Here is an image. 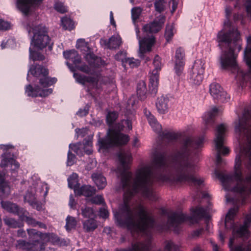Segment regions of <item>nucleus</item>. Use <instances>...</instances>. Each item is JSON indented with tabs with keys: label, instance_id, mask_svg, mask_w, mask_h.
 Returning <instances> with one entry per match:
<instances>
[{
	"label": "nucleus",
	"instance_id": "nucleus-44",
	"mask_svg": "<svg viewBox=\"0 0 251 251\" xmlns=\"http://www.w3.org/2000/svg\"><path fill=\"white\" fill-rule=\"evenodd\" d=\"M184 62L179 61H175L174 69L177 75H180L182 73L184 69Z\"/></svg>",
	"mask_w": 251,
	"mask_h": 251
},
{
	"label": "nucleus",
	"instance_id": "nucleus-51",
	"mask_svg": "<svg viewBox=\"0 0 251 251\" xmlns=\"http://www.w3.org/2000/svg\"><path fill=\"white\" fill-rule=\"evenodd\" d=\"M54 7L56 10L61 13H64L67 11V7L61 2H56L54 4Z\"/></svg>",
	"mask_w": 251,
	"mask_h": 251
},
{
	"label": "nucleus",
	"instance_id": "nucleus-46",
	"mask_svg": "<svg viewBox=\"0 0 251 251\" xmlns=\"http://www.w3.org/2000/svg\"><path fill=\"white\" fill-rule=\"evenodd\" d=\"M70 148L75 152L77 155L82 154L83 145L80 143L75 144H70Z\"/></svg>",
	"mask_w": 251,
	"mask_h": 251
},
{
	"label": "nucleus",
	"instance_id": "nucleus-37",
	"mask_svg": "<svg viewBox=\"0 0 251 251\" xmlns=\"http://www.w3.org/2000/svg\"><path fill=\"white\" fill-rule=\"evenodd\" d=\"M61 25L64 29L71 30L74 27V23L70 18L64 17L61 19Z\"/></svg>",
	"mask_w": 251,
	"mask_h": 251
},
{
	"label": "nucleus",
	"instance_id": "nucleus-25",
	"mask_svg": "<svg viewBox=\"0 0 251 251\" xmlns=\"http://www.w3.org/2000/svg\"><path fill=\"white\" fill-rule=\"evenodd\" d=\"M63 55L66 59L72 61L76 66L81 62L80 56L74 50L64 51Z\"/></svg>",
	"mask_w": 251,
	"mask_h": 251
},
{
	"label": "nucleus",
	"instance_id": "nucleus-24",
	"mask_svg": "<svg viewBox=\"0 0 251 251\" xmlns=\"http://www.w3.org/2000/svg\"><path fill=\"white\" fill-rule=\"evenodd\" d=\"M169 98L164 96L158 98L156 102V106L158 111L161 114L166 113L169 108Z\"/></svg>",
	"mask_w": 251,
	"mask_h": 251
},
{
	"label": "nucleus",
	"instance_id": "nucleus-62",
	"mask_svg": "<svg viewBox=\"0 0 251 251\" xmlns=\"http://www.w3.org/2000/svg\"><path fill=\"white\" fill-rule=\"evenodd\" d=\"M100 215L103 218H106L108 216V212L105 208H101L100 210Z\"/></svg>",
	"mask_w": 251,
	"mask_h": 251
},
{
	"label": "nucleus",
	"instance_id": "nucleus-1",
	"mask_svg": "<svg viewBox=\"0 0 251 251\" xmlns=\"http://www.w3.org/2000/svg\"><path fill=\"white\" fill-rule=\"evenodd\" d=\"M118 156L124 170L121 174V184L125 192L124 204L117 211H114L115 218L120 226H126L131 231L145 232L153 226V219L143 206L131 208L128 201L138 192H141L151 200H155L151 187L152 182L151 166L147 165L138 169L132 180L131 173L126 171L131 161V154L121 151Z\"/></svg>",
	"mask_w": 251,
	"mask_h": 251
},
{
	"label": "nucleus",
	"instance_id": "nucleus-33",
	"mask_svg": "<svg viewBox=\"0 0 251 251\" xmlns=\"http://www.w3.org/2000/svg\"><path fill=\"white\" fill-rule=\"evenodd\" d=\"M2 207L9 212L18 214L19 211V208L15 203L9 201H1Z\"/></svg>",
	"mask_w": 251,
	"mask_h": 251
},
{
	"label": "nucleus",
	"instance_id": "nucleus-60",
	"mask_svg": "<svg viewBox=\"0 0 251 251\" xmlns=\"http://www.w3.org/2000/svg\"><path fill=\"white\" fill-rule=\"evenodd\" d=\"M76 133L77 134V136H80L81 137H84L88 132V129L87 128H82V129H75Z\"/></svg>",
	"mask_w": 251,
	"mask_h": 251
},
{
	"label": "nucleus",
	"instance_id": "nucleus-35",
	"mask_svg": "<svg viewBox=\"0 0 251 251\" xmlns=\"http://www.w3.org/2000/svg\"><path fill=\"white\" fill-rule=\"evenodd\" d=\"M1 196L5 197L10 193V188L7 183L4 181L3 176L0 174V193Z\"/></svg>",
	"mask_w": 251,
	"mask_h": 251
},
{
	"label": "nucleus",
	"instance_id": "nucleus-10",
	"mask_svg": "<svg viewBox=\"0 0 251 251\" xmlns=\"http://www.w3.org/2000/svg\"><path fill=\"white\" fill-rule=\"evenodd\" d=\"M205 62L202 59L195 61L190 74L189 81L193 85H200L203 78Z\"/></svg>",
	"mask_w": 251,
	"mask_h": 251
},
{
	"label": "nucleus",
	"instance_id": "nucleus-5",
	"mask_svg": "<svg viewBox=\"0 0 251 251\" xmlns=\"http://www.w3.org/2000/svg\"><path fill=\"white\" fill-rule=\"evenodd\" d=\"M29 72L34 76L39 77L40 85L43 88L41 89L38 86H36L34 88L30 85L26 86L25 92L28 97H45L52 93L51 89L46 88L55 83L56 79L48 77L49 73L47 69L41 66L35 65L32 66L30 68Z\"/></svg>",
	"mask_w": 251,
	"mask_h": 251
},
{
	"label": "nucleus",
	"instance_id": "nucleus-61",
	"mask_svg": "<svg viewBox=\"0 0 251 251\" xmlns=\"http://www.w3.org/2000/svg\"><path fill=\"white\" fill-rule=\"evenodd\" d=\"M88 113V108L85 107L84 109H80L77 112V115L80 116H84L86 115Z\"/></svg>",
	"mask_w": 251,
	"mask_h": 251
},
{
	"label": "nucleus",
	"instance_id": "nucleus-22",
	"mask_svg": "<svg viewBox=\"0 0 251 251\" xmlns=\"http://www.w3.org/2000/svg\"><path fill=\"white\" fill-rule=\"evenodd\" d=\"M151 248L150 240L145 242H136L131 244L130 248L121 249L117 251H149Z\"/></svg>",
	"mask_w": 251,
	"mask_h": 251
},
{
	"label": "nucleus",
	"instance_id": "nucleus-52",
	"mask_svg": "<svg viewBox=\"0 0 251 251\" xmlns=\"http://www.w3.org/2000/svg\"><path fill=\"white\" fill-rule=\"evenodd\" d=\"M174 35L173 26L171 25H167L166 28L165 36L166 40L168 41Z\"/></svg>",
	"mask_w": 251,
	"mask_h": 251
},
{
	"label": "nucleus",
	"instance_id": "nucleus-18",
	"mask_svg": "<svg viewBox=\"0 0 251 251\" xmlns=\"http://www.w3.org/2000/svg\"><path fill=\"white\" fill-rule=\"evenodd\" d=\"M27 231L29 236V242H31V243L36 244V249H37L38 245H40L41 249L43 250V245L41 243L40 241L44 237H48L49 234H43L34 229H27Z\"/></svg>",
	"mask_w": 251,
	"mask_h": 251
},
{
	"label": "nucleus",
	"instance_id": "nucleus-4",
	"mask_svg": "<svg viewBox=\"0 0 251 251\" xmlns=\"http://www.w3.org/2000/svg\"><path fill=\"white\" fill-rule=\"evenodd\" d=\"M232 12V8L228 6L225 7L226 19L224 23L223 28L220 31L217 36V41L222 50L220 57V64L223 68L234 67L236 65L235 51L241 49L240 33L235 27L231 26L229 18Z\"/></svg>",
	"mask_w": 251,
	"mask_h": 251
},
{
	"label": "nucleus",
	"instance_id": "nucleus-45",
	"mask_svg": "<svg viewBox=\"0 0 251 251\" xmlns=\"http://www.w3.org/2000/svg\"><path fill=\"white\" fill-rule=\"evenodd\" d=\"M30 58L33 61L35 60H43L45 59V56L35 51H32L31 48H29Z\"/></svg>",
	"mask_w": 251,
	"mask_h": 251
},
{
	"label": "nucleus",
	"instance_id": "nucleus-28",
	"mask_svg": "<svg viewBox=\"0 0 251 251\" xmlns=\"http://www.w3.org/2000/svg\"><path fill=\"white\" fill-rule=\"evenodd\" d=\"M75 193L77 195H84L86 197H90L95 193V189L91 186H83L78 188H75Z\"/></svg>",
	"mask_w": 251,
	"mask_h": 251
},
{
	"label": "nucleus",
	"instance_id": "nucleus-26",
	"mask_svg": "<svg viewBox=\"0 0 251 251\" xmlns=\"http://www.w3.org/2000/svg\"><path fill=\"white\" fill-rule=\"evenodd\" d=\"M207 212L203 208L197 207L192 212L191 222L195 223L203 217H207Z\"/></svg>",
	"mask_w": 251,
	"mask_h": 251
},
{
	"label": "nucleus",
	"instance_id": "nucleus-17",
	"mask_svg": "<svg viewBox=\"0 0 251 251\" xmlns=\"http://www.w3.org/2000/svg\"><path fill=\"white\" fill-rule=\"evenodd\" d=\"M190 129L191 126H187L185 129L178 132L165 130L162 132V136L164 139L169 141H173L182 137L184 138L186 136L188 130H190Z\"/></svg>",
	"mask_w": 251,
	"mask_h": 251
},
{
	"label": "nucleus",
	"instance_id": "nucleus-56",
	"mask_svg": "<svg viewBox=\"0 0 251 251\" xmlns=\"http://www.w3.org/2000/svg\"><path fill=\"white\" fill-rule=\"evenodd\" d=\"M126 52L124 51H120L115 55V58L117 60L121 61L123 63H124L125 58H126Z\"/></svg>",
	"mask_w": 251,
	"mask_h": 251
},
{
	"label": "nucleus",
	"instance_id": "nucleus-34",
	"mask_svg": "<svg viewBox=\"0 0 251 251\" xmlns=\"http://www.w3.org/2000/svg\"><path fill=\"white\" fill-rule=\"evenodd\" d=\"M153 162L156 167L164 166L165 164L164 154L160 152H155L153 154Z\"/></svg>",
	"mask_w": 251,
	"mask_h": 251
},
{
	"label": "nucleus",
	"instance_id": "nucleus-36",
	"mask_svg": "<svg viewBox=\"0 0 251 251\" xmlns=\"http://www.w3.org/2000/svg\"><path fill=\"white\" fill-rule=\"evenodd\" d=\"M83 228L87 232L94 230L97 227V223L93 218H90L83 223Z\"/></svg>",
	"mask_w": 251,
	"mask_h": 251
},
{
	"label": "nucleus",
	"instance_id": "nucleus-21",
	"mask_svg": "<svg viewBox=\"0 0 251 251\" xmlns=\"http://www.w3.org/2000/svg\"><path fill=\"white\" fill-rule=\"evenodd\" d=\"M100 43L105 48L113 50L119 48L122 44V38L119 34H114L108 40H101Z\"/></svg>",
	"mask_w": 251,
	"mask_h": 251
},
{
	"label": "nucleus",
	"instance_id": "nucleus-6",
	"mask_svg": "<svg viewBox=\"0 0 251 251\" xmlns=\"http://www.w3.org/2000/svg\"><path fill=\"white\" fill-rule=\"evenodd\" d=\"M126 126L128 130H131L132 125L128 120H122L120 123L116 125L113 128H110L104 139H100L99 144L100 149H107L114 146L126 144L129 141L127 135L121 133L120 131Z\"/></svg>",
	"mask_w": 251,
	"mask_h": 251
},
{
	"label": "nucleus",
	"instance_id": "nucleus-16",
	"mask_svg": "<svg viewBox=\"0 0 251 251\" xmlns=\"http://www.w3.org/2000/svg\"><path fill=\"white\" fill-rule=\"evenodd\" d=\"M44 0H17L16 6L24 14H27L32 7L39 6Z\"/></svg>",
	"mask_w": 251,
	"mask_h": 251
},
{
	"label": "nucleus",
	"instance_id": "nucleus-15",
	"mask_svg": "<svg viewBox=\"0 0 251 251\" xmlns=\"http://www.w3.org/2000/svg\"><path fill=\"white\" fill-rule=\"evenodd\" d=\"M165 21V17L163 15H160L152 22L145 25L143 30L146 32L156 33L161 30Z\"/></svg>",
	"mask_w": 251,
	"mask_h": 251
},
{
	"label": "nucleus",
	"instance_id": "nucleus-9",
	"mask_svg": "<svg viewBox=\"0 0 251 251\" xmlns=\"http://www.w3.org/2000/svg\"><path fill=\"white\" fill-rule=\"evenodd\" d=\"M13 148V146L10 145H0V149L4 151H7ZM1 157L2 159L0 162V167L5 168L9 166L12 175L15 176L19 168V164L13 158V155L5 152L1 155Z\"/></svg>",
	"mask_w": 251,
	"mask_h": 251
},
{
	"label": "nucleus",
	"instance_id": "nucleus-59",
	"mask_svg": "<svg viewBox=\"0 0 251 251\" xmlns=\"http://www.w3.org/2000/svg\"><path fill=\"white\" fill-rule=\"evenodd\" d=\"M233 244V239L230 238L229 243V247L232 251H245V250L243 249L241 246H238L233 249L232 247V244Z\"/></svg>",
	"mask_w": 251,
	"mask_h": 251
},
{
	"label": "nucleus",
	"instance_id": "nucleus-13",
	"mask_svg": "<svg viewBox=\"0 0 251 251\" xmlns=\"http://www.w3.org/2000/svg\"><path fill=\"white\" fill-rule=\"evenodd\" d=\"M209 92L213 99L222 102H227L230 99V97L218 83H211L209 86Z\"/></svg>",
	"mask_w": 251,
	"mask_h": 251
},
{
	"label": "nucleus",
	"instance_id": "nucleus-55",
	"mask_svg": "<svg viewBox=\"0 0 251 251\" xmlns=\"http://www.w3.org/2000/svg\"><path fill=\"white\" fill-rule=\"evenodd\" d=\"M91 201L96 204H101L104 203V199L101 196L97 195L92 198Z\"/></svg>",
	"mask_w": 251,
	"mask_h": 251
},
{
	"label": "nucleus",
	"instance_id": "nucleus-43",
	"mask_svg": "<svg viewBox=\"0 0 251 251\" xmlns=\"http://www.w3.org/2000/svg\"><path fill=\"white\" fill-rule=\"evenodd\" d=\"M81 214L84 218H93L94 212L90 207H85L81 208Z\"/></svg>",
	"mask_w": 251,
	"mask_h": 251
},
{
	"label": "nucleus",
	"instance_id": "nucleus-49",
	"mask_svg": "<svg viewBox=\"0 0 251 251\" xmlns=\"http://www.w3.org/2000/svg\"><path fill=\"white\" fill-rule=\"evenodd\" d=\"M142 12V9L140 7H134L131 10L132 19L134 23L139 18Z\"/></svg>",
	"mask_w": 251,
	"mask_h": 251
},
{
	"label": "nucleus",
	"instance_id": "nucleus-64",
	"mask_svg": "<svg viewBox=\"0 0 251 251\" xmlns=\"http://www.w3.org/2000/svg\"><path fill=\"white\" fill-rule=\"evenodd\" d=\"M246 10L248 17L251 18V5L246 4Z\"/></svg>",
	"mask_w": 251,
	"mask_h": 251
},
{
	"label": "nucleus",
	"instance_id": "nucleus-57",
	"mask_svg": "<svg viewBox=\"0 0 251 251\" xmlns=\"http://www.w3.org/2000/svg\"><path fill=\"white\" fill-rule=\"evenodd\" d=\"M76 161V158L74 154L69 151L68 153V160L67 164L68 166H72L73 165Z\"/></svg>",
	"mask_w": 251,
	"mask_h": 251
},
{
	"label": "nucleus",
	"instance_id": "nucleus-32",
	"mask_svg": "<svg viewBox=\"0 0 251 251\" xmlns=\"http://www.w3.org/2000/svg\"><path fill=\"white\" fill-rule=\"evenodd\" d=\"M147 91L145 82L143 81H140L137 86V95L141 100H144L146 99Z\"/></svg>",
	"mask_w": 251,
	"mask_h": 251
},
{
	"label": "nucleus",
	"instance_id": "nucleus-39",
	"mask_svg": "<svg viewBox=\"0 0 251 251\" xmlns=\"http://www.w3.org/2000/svg\"><path fill=\"white\" fill-rule=\"evenodd\" d=\"M154 4L155 10L159 13L164 11L168 6L165 0H156Z\"/></svg>",
	"mask_w": 251,
	"mask_h": 251
},
{
	"label": "nucleus",
	"instance_id": "nucleus-3",
	"mask_svg": "<svg viewBox=\"0 0 251 251\" xmlns=\"http://www.w3.org/2000/svg\"><path fill=\"white\" fill-rule=\"evenodd\" d=\"M193 129L191 126L190 130H188L186 136L183 139L182 147L177 152L178 158L183 159L177 162L175 167V173L166 172L161 175L158 177L159 181L169 183L187 182L195 185H201L204 180L203 178L195 175L198 169L197 166L193 162L185 159L189 155L191 149H198L202 147L204 138L203 136L200 137L194 142L190 134Z\"/></svg>",
	"mask_w": 251,
	"mask_h": 251
},
{
	"label": "nucleus",
	"instance_id": "nucleus-54",
	"mask_svg": "<svg viewBox=\"0 0 251 251\" xmlns=\"http://www.w3.org/2000/svg\"><path fill=\"white\" fill-rule=\"evenodd\" d=\"M25 201L29 202L30 204H32L35 200L34 194L32 193L27 192L24 197Z\"/></svg>",
	"mask_w": 251,
	"mask_h": 251
},
{
	"label": "nucleus",
	"instance_id": "nucleus-31",
	"mask_svg": "<svg viewBox=\"0 0 251 251\" xmlns=\"http://www.w3.org/2000/svg\"><path fill=\"white\" fill-rule=\"evenodd\" d=\"M74 77L77 82L82 84H84L85 82H89L94 84L98 81L96 77L83 76L76 73L74 74Z\"/></svg>",
	"mask_w": 251,
	"mask_h": 251
},
{
	"label": "nucleus",
	"instance_id": "nucleus-8",
	"mask_svg": "<svg viewBox=\"0 0 251 251\" xmlns=\"http://www.w3.org/2000/svg\"><path fill=\"white\" fill-rule=\"evenodd\" d=\"M226 131L227 126L224 124H221L216 127L214 143L215 148L217 151L216 162L217 164L222 162V159L220 154L226 155L229 152V149L224 146Z\"/></svg>",
	"mask_w": 251,
	"mask_h": 251
},
{
	"label": "nucleus",
	"instance_id": "nucleus-53",
	"mask_svg": "<svg viewBox=\"0 0 251 251\" xmlns=\"http://www.w3.org/2000/svg\"><path fill=\"white\" fill-rule=\"evenodd\" d=\"M26 222L28 225H30L33 226H38L40 227H43V228L46 227V226L44 224H43L40 222H36L35 220H34L31 218L27 217L26 218Z\"/></svg>",
	"mask_w": 251,
	"mask_h": 251
},
{
	"label": "nucleus",
	"instance_id": "nucleus-20",
	"mask_svg": "<svg viewBox=\"0 0 251 251\" xmlns=\"http://www.w3.org/2000/svg\"><path fill=\"white\" fill-rule=\"evenodd\" d=\"M187 217L181 213H172L168 217V228L175 229L179 224L186 220Z\"/></svg>",
	"mask_w": 251,
	"mask_h": 251
},
{
	"label": "nucleus",
	"instance_id": "nucleus-19",
	"mask_svg": "<svg viewBox=\"0 0 251 251\" xmlns=\"http://www.w3.org/2000/svg\"><path fill=\"white\" fill-rule=\"evenodd\" d=\"M218 112V109L214 108L210 111L206 112L203 116V127L202 132H205L211 127L214 123V117Z\"/></svg>",
	"mask_w": 251,
	"mask_h": 251
},
{
	"label": "nucleus",
	"instance_id": "nucleus-11",
	"mask_svg": "<svg viewBox=\"0 0 251 251\" xmlns=\"http://www.w3.org/2000/svg\"><path fill=\"white\" fill-rule=\"evenodd\" d=\"M153 64L154 66V70H153L150 76L149 88L152 94H155L157 91L158 86L159 75L158 71L161 69V63L160 58L156 55L154 58Z\"/></svg>",
	"mask_w": 251,
	"mask_h": 251
},
{
	"label": "nucleus",
	"instance_id": "nucleus-38",
	"mask_svg": "<svg viewBox=\"0 0 251 251\" xmlns=\"http://www.w3.org/2000/svg\"><path fill=\"white\" fill-rule=\"evenodd\" d=\"M78 175L75 173H73L68 178V186L71 188H78L79 186L78 183Z\"/></svg>",
	"mask_w": 251,
	"mask_h": 251
},
{
	"label": "nucleus",
	"instance_id": "nucleus-23",
	"mask_svg": "<svg viewBox=\"0 0 251 251\" xmlns=\"http://www.w3.org/2000/svg\"><path fill=\"white\" fill-rule=\"evenodd\" d=\"M144 113L153 130L156 133H160L162 129L161 126L157 122L155 117L147 109L144 110Z\"/></svg>",
	"mask_w": 251,
	"mask_h": 251
},
{
	"label": "nucleus",
	"instance_id": "nucleus-40",
	"mask_svg": "<svg viewBox=\"0 0 251 251\" xmlns=\"http://www.w3.org/2000/svg\"><path fill=\"white\" fill-rule=\"evenodd\" d=\"M76 221L74 217L68 216L66 218V229L70 231L75 228L76 225Z\"/></svg>",
	"mask_w": 251,
	"mask_h": 251
},
{
	"label": "nucleus",
	"instance_id": "nucleus-58",
	"mask_svg": "<svg viewBox=\"0 0 251 251\" xmlns=\"http://www.w3.org/2000/svg\"><path fill=\"white\" fill-rule=\"evenodd\" d=\"M10 24L7 22L0 19V30H7L10 28Z\"/></svg>",
	"mask_w": 251,
	"mask_h": 251
},
{
	"label": "nucleus",
	"instance_id": "nucleus-12",
	"mask_svg": "<svg viewBox=\"0 0 251 251\" xmlns=\"http://www.w3.org/2000/svg\"><path fill=\"white\" fill-rule=\"evenodd\" d=\"M76 48L86 53L84 58L90 66H95L99 59L90 51V49L84 39H79L77 41Z\"/></svg>",
	"mask_w": 251,
	"mask_h": 251
},
{
	"label": "nucleus",
	"instance_id": "nucleus-7",
	"mask_svg": "<svg viewBox=\"0 0 251 251\" xmlns=\"http://www.w3.org/2000/svg\"><path fill=\"white\" fill-rule=\"evenodd\" d=\"M32 26L27 28L28 32H32L33 36L31 41V46H34L37 49L42 50L49 44L50 38L48 34V29L46 27L42 25Z\"/></svg>",
	"mask_w": 251,
	"mask_h": 251
},
{
	"label": "nucleus",
	"instance_id": "nucleus-27",
	"mask_svg": "<svg viewBox=\"0 0 251 251\" xmlns=\"http://www.w3.org/2000/svg\"><path fill=\"white\" fill-rule=\"evenodd\" d=\"M247 47L244 52V57L246 64L250 68L249 73L251 74V36L247 38Z\"/></svg>",
	"mask_w": 251,
	"mask_h": 251
},
{
	"label": "nucleus",
	"instance_id": "nucleus-50",
	"mask_svg": "<svg viewBox=\"0 0 251 251\" xmlns=\"http://www.w3.org/2000/svg\"><path fill=\"white\" fill-rule=\"evenodd\" d=\"M184 55V50L180 48L177 49L176 51L175 61H183Z\"/></svg>",
	"mask_w": 251,
	"mask_h": 251
},
{
	"label": "nucleus",
	"instance_id": "nucleus-30",
	"mask_svg": "<svg viewBox=\"0 0 251 251\" xmlns=\"http://www.w3.org/2000/svg\"><path fill=\"white\" fill-rule=\"evenodd\" d=\"M92 177L99 189H103L106 185V178L101 174H93L92 175Z\"/></svg>",
	"mask_w": 251,
	"mask_h": 251
},
{
	"label": "nucleus",
	"instance_id": "nucleus-14",
	"mask_svg": "<svg viewBox=\"0 0 251 251\" xmlns=\"http://www.w3.org/2000/svg\"><path fill=\"white\" fill-rule=\"evenodd\" d=\"M135 31L137 37L139 40V56L142 57L143 53L147 51H150L151 50V47L154 43V38L152 35H151L149 38H144L141 40L139 34V28L136 27L135 28Z\"/></svg>",
	"mask_w": 251,
	"mask_h": 251
},
{
	"label": "nucleus",
	"instance_id": "nucleus-42",
	"mask_svg": "<svg viewBox=\"0 0 251 251\" xmlns=\"http://www.w3.org/2000/svg\"><path fill=\"white\" fill-rule=\"evenodd\" d=\"M124 64L125 66L128 65L130 68H135L139 65L140 61L133 58H126Z\"/></svg>",
	"mask_w": 251,
	"mask_h": 251
},
{
	"label": "nucleus",
	"instance_id": "nucleus-48",
	"mask_svg": "<svg viewBox=\"0 0 251 251\" xmlns=\"http://www.w3.org/2000/svg\"><path fill=\"white\" fill-rule=\"evenodd\" d=\"M3 221L5 224L9 227L16 228L19 226L18 222L12 218L6 217Z\"/></svg>",
	"mask_w": 251,
	"mask_h": 251
},
{
	"label": "nucleus",
	"instance_id": "nucleus-29",
	"mask_svg": "<svg viewBox=\"0 0 251 251\" xmlns=\"http://www.w3.org/2000/svg\"><path fill=\"white\" fill-rule=\"evenodd\" d=\"M16 247L17 249L25 250L26 251H35L36 244L31 243L23 240H19L17 241Z\"/></svg>",
	"mask_w": 251,
	"mask_h": 251
},
{
	"label": "nucleus",
	"instance_id": "nucleus-2",
	"mask_svg": "<svg viewBox=\"0 0 251 251\" xmlns=\"http://www.w3.org/2000/svg\"><path fill=\"white\" fill-rule=\"evenodd\" d=\"M234 122L235 132L242 137L240 151L235 158L233 175L220 177L225 190L236 194L237 198L226 196L228 202H241L251 195V116L248 109L242 107L236 111Z\"/></svg>",
	"mask_w": 251,
	"mask_h": 251
},
{
	"label": "nucleus",
	"instance_id": "nucleus-41",
	"mask_svg": "<svg viewBox=\"0 0 251 251\" xmlns=\"http://www.w3.org/2000/svg\"><path fill=\"white\" fill-rule=\"evenodd\" d=\"M82 150L87 154H90L92 153V142L91 139L84 141Z\"/></svg>",
	"mask_w": 251,
	"mask_h": 251
},
{
	"label": "nucleus",
	"instance_id": "nucleus-47",
	"mask_svg": "<svg viewBox=\"0 0 251 251\" xmlns=\"http://www.w3.org/2000/svg\"><path fill=\"white\" fill-rule=\"evenodd\" d=\"M118 117V114L115 111L109 112L106 116V121L108 125H111Z\"/></svg>",
	"mask_w": 251,
	"mask_h": 251
},
{
	"label": "nucleus",
	"instance_id": "nucleus-63",
	"mask_svg": "<svg viewBox=\"0 0 251 251\" xmlns=\"http://www.w3.org/2000/svg\"><path fill=\"white\" fill-rule=\"evenodd\" d=\"M78 69L80 71L86 73H89L91 71L90 67L87 65L78 67Z\"/></svg>",
	"mask_w": 251,
	"mask_h": 251
}]
</instances>
